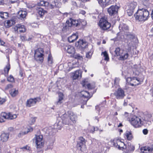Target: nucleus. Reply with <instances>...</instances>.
<instances>
[{"label":"nucleus","instance_id":"nucleus-1","mask_svg":"<svg viewBox=\"0 0 153 153\" xmlns=\"http://www.w3.org/2000/svg\"><path fill=\"white\" fill-rule=\"evenodd\" d=\"M149 13L145 8H139L134 15L135 19L140 22H144L149 17Z\"/></svg>","mask_w":153,"mask_h":153},{"label":"nucleus","instance_id":"nucleus-2","mask_svg":"<svg viewBox=\"0 0 153 153\" xmlns=\"http://www.w3.org/2000/svg\"><path fill=\"white\" fill-rule=\"evenodd\" d=\"M76 148L79 153H81L82 152H84L86 150L85 140L83 137H79L77 141Z\"/></svg>","mask_w":153,"mask_h":153},{"label":"nucleus","instance_id":"nucleus-3","mask_svg":"<svg viewBox=\"0 0 153 153\" xmlns=\"http://www.w3.org/2000/svg\"><path fill=\"white\" fill-rule=\"evenodd\" d=\"M98 25L100 29L104 31H106L110 28L111 24L105 18H101L99 22Z\"/></svg>","mask_w":153,"mask_h":153},{"label":"nucleus","instance_id":"nucleus-4","mask_svg":"<svg viewBox=\"0 0 153 153\" xmlns=\"http://www.w3.org/2000/svg\"><path fill=\"white\" fill-rule=\"evenodd\" d=\"M129 122L135 128H139L142 126L143 122L140 117L133 116L131 118Z\"/></svg>","mask_w":153,"mask_h":153},{"label":"nucleus","instance_id":"nucleus-5","mask_svg":"<svg viewBox=\"0 0 153 153\" xmlns=\"http://www.w3.org/2000/svg\"><path fill=\"white\" fill-rule=\"evenodd\" d=\"M44 51L42 49L38 48L35 51L34 58L35 59L37 62H42L43 60Z\"/></svg>","mask_w":153,"mask_h":153},{"label":"nucleus","instance_id":"nucleus-6","mask_svg":"<svg viewBox=\"0 0 153 153\" xmlns=\"http://www.w3.org/2000/svg\"><path fill=\"white\" fill-rule=\"evenodd\" d=\"M137 5V3L134 1L128 4L127 11L129 16H131L132 15Z\"/></svg>","mask_w":153,"mask_h":153},{"label":"nucleus","instance_id":"nucleus-7","mask_svg":"<svg viewBox=\"0 0 153 153\" xmlns=\"http://www.w3.org/2000/svg\"><path fill=\"white\" fill-rule=\"evenodd\" d=\"M127 83H130L132 86H135L140 84V81L136 77H128L126 79Z\"/></svg>","mask_w":153,"mask_h":153},{"label":"nucleus","instance_id":"nucleus-8","mask_svg":"<svg viewBox=\"0 0 153 153\" xmlns=\"http://www.w3.org/2000/svg\"><path fill=\"white\" fill-rule=\"evenodd\" d=\"M119 8L116 5H112L108 9L107 11L110 15L114 16L117 15Z\"/></svg>","mask_w":153,"mask_h":153},{"label":"nucleus","instance_id":"nucleus-9","mask_svg":"<svg viewBox=\"0 0 153 153\" xmlns=\"http://www.w3.org/2000/svg\"><path fill=\"white\" fill-rule=\"evenodd\" d=\"M43 139V137L42 135H36V143L37 148H41L42 147L44 144Z\"/></svg>","mask_w":153,"mask_h":153},{"label":"nucleus","instance_id":"nucleus-10","mask_svg":"<svg viewBox=\"0 0 153 153\" xmlns=\"http://www.w3.org/2000/svg\"><path fill=\"white\" fill-rule=\"evenodd\" d=\"M40 100V99L39 97L30 99L27 100L26 106L29 107L33 106L36 104L37 102H39Z\"/></svg>","mask_w":153,"mask_h":153},{"label":"nucleus","instance_id":"nucleus-11","mask_svg":"<svg viewBox=\"0 0 153 153\" xmlns=\"http://www.w3.org/2000/svg\"><path fill=\"white\" fill-rule=\"evenodd\" d=\"M88 45V43L83 39H79L75 44V45L79 48H81L82 49H84L86 48Z\"/></svg>","mask_w":153,"mask_h":153},{"label":"nucleus","instance_id":"nucleus-12","mask_svg":"<svg viewBox=\"0 0 153 153\" xmlns=\"http://www.w3.org/2000/svg\"><path fill=\"white\" fill-rule=\"evenodd\" d=\"M114 95L118 99H122L125 96L124 91L121 88H118L114 93Z\"/></svg>","mask_w":153,"mask_h":153},{"label":"nucleus","instance_id":"nucleus-13","mask_svg":"<svg viewBox=\"0 0 153 153\" xmlns=\"http://www.w3.org/2000/svg\"><path fill=\"white\" fill-rule=\"evenodd\" d=\"M69 24L71 26H75L78 29H80L82 27V23L76 20L73 19L71 18L70 19Z\"/></svg>","mask_w":153,"mask_h":153},{"label":"nucleus","instance_id":"nucleus-14","mask_svg":"<svg viewBox=\"0 0 153 153\" xmlns=\"http://www.w3.org/2000/svg\"><path fill=\"white\" fill-rule=\"evenodd\" d=\"M58 115L59 117H60L62 120L63 123L65 125H72V124L70 121L68 120L67 118L68 115L65 113L61 115V114H59Z\"/></svg>","mask_w":153,"mask_h":153},{"label":"nucleus","instance_id":"nucleus-15","mask_svg":"<svg viewBox=\"0 0 153 153\" xmlns=\"http://www.w3.org/2000/svg\"><path fill=\"white\" fill-rule=\"evenodd\" d=\"M140 150L143 153H148L153 151V144L148 146L143 147L140 148Z\"/></svg>","mask_w":153,"mask_h":153},{"label":"nucleus","instance_id":"nucleus-16","mask_svg":"<svg viewBox=\"0 0 153 153\" xmlns=\"http://www.w3.org/2000/svg\"><path fill=\"white\" fill-rule=\"evenodd\" d=\"M113 145L114 146L120 149L121 148H122V147H121L120 146H122L123 145H124V143L119 139H114L113 142Z\"/></svg>","mask_w":153,"mask_h":153},{"label":"nucleus","instance_id":"nucleus-17","mask_svg":"<svg viewBox=\"0 0 153 153\" xmlns=\"http://www.w3.org/2000/svg\"><path fill=\"white\" fill-rule=\"evenodd\" d=\"M99 4L102 7H105L111 4V0H97Z\"/></svg>","mask_w":153,"mask_h":153},{"label":"nucleus","instance_id":"nucleus-18","mask_svg":"<svg viewBox=\"0 0 153 153\" xmlns=\"http://www.w3.org/2000/svg\"><path fill=\"white\" fill-rule=\"evenodd\" d=\"M68 113L70 120L73 123H75L77 119L76 115L71 111H68Z\"/></svg>","mask_w":153,"mask_h":153},{"label":"nucleus","instance_id":"nucleus-19","mask_svg":"<svg viewBox=\"0 0 153 153\" xmlns=\"http://www.w3.org/2000/svg\"><path fill=\"white\" fill-rule=\"evenodd\" d=\"M14 30L17 32L24 33L26 31L25 26L21 25H17L14 27Z\"/></svg>","mask_w":153,"mask_h":153},{"label":"nucleus","instance_id":"nucleus-20","mask_svg":"<svg viewBox=\"0 0 153 153\" xmlns=\"http://www.w3.org/2000/svg\"><path fill=\"white\" fill-rule=\"evenodd\" d=\"M119 28L121 32H126L128 30L129 28L127 25L123 23H121L119 25Z\"/></svg>","mask_w":153,"mask_h":153},{"label":"nucleus","instance_id":"nucleus-21","mask_svg":"<svg viewBox=\"0 0 153 153\" xmlns=\"http://www.w3.org/2000/svg\"><path fill=\"white\" fill-rule=\"evenodd\" d=\"M64 49L69 54H74L75 52L74 47L70 45L65 46Z\"/></svg>","mask_w":153,"mask_h":153},{"label":"nucleus","instance_id":"nucleus-22","mask_svg":"<svg viewBox=\"0 0 153 153\" xmlns=\"http://www.w3.org/2000/svg\"><path fill=\"white\" fill-rule=\"evenodd\" d=\"M61 4V3H60L56 2L54 1L51 3L50 4L49 3V4H48L47 6H48L49 8L52 9L54 8L55 7H60Z\"/></svg>","mask_w":153,"mask_h":153},{"label":"nucleus","instance_id":"nucleus-23","mask_svg":"<svg viewBox=\"0 0 153 153\" xmlns=\"http://www.w3.org/2000/svg\"><path fill=\"white\" fill-rule=\"evenodd\" d=\"M27 12L26 11L20 10L19 11L17 16L19 19H22L25 18Z\"/></svg>","mask_w":153,"mask_h":153},{"label":"nucleus","instance_id":"nucleus-24","mask_svg":"<svg viewBox=\"0 0 153 153\" xmlns=\"http://www.w3.org/2000/svg\"><path fill=\"white\" fill-rule=\"evenodd\" d=\"M78 38V36L77 33H73L71 36H69L68 38L69 42L72 43L74 42Z\"/></svg>","mask_w":153,"mask_h":153},{"label":"nucleus","instance_id":"nucleus-25","mask_svg":"<svg viewBox=\"0 0 153 153\" xmlns=\"http://www.w3.org/2000/svg\"><path fill=\"white\" fill-rule=\"evenodd\" d=\"M9 133H2L1 135V140L3 142H6L9 138Z\"/></svg>","mask_w":153,"mask_h":153},{"label":"nucleus","instance_id":"nucleus-26","mask_svg":"<svg viewBox=\"0 0 153 153\" xmlns=\"http://www.w3.org/2000/svg\"><path fill=\"white\" fill-rule=\"evenodd\" d=\"M81 93L82 97L88 98V99L90 98L92 96L91 95L88 91H81Z\"/></svg>","mask_w":153,"mask_h":153},{"label":"nucleus","instance_id":"nucleus-27","mask_svg":"<svg viewBox=\"0 0 153 153\" xmlns=\"http://www.w3.org/2000/svg\"><path fill=\"white\" fill-rule=\"evenodd\" d=\"M119 59L120 60H124L127 59L129 55L128 53H123L122 52L120 55H119Z\"/></svg>","mask_w":153,"mask_h":153},{"label":"nucleus","instance_id":"nucleus-28","mask_svg":"<svg viewBox=\"0 0 153 153\" xmlns=\"http://www.w3.org/2000/svg\"><path fill=\"white\" fill-rule=\"evenodd\" d=\"M152 117V115L150 114H147L144 117L145 121L146 122V123L148 124L149 125L151 124V122L150 121H149V120Z\"/></svg>","mask_w":153,"mask_h":153},{"label":"nucleus","instance_id":"nucleus-29","mask_svg":"<svg viewBox=\"0 0 153 153\" xmlns=\"http://www.w3.org/2000/svg\"><path fill=\"white\" fill-rule=\"evenodd\" d=\"M10 93L11 96L13 97H14L18 94L19 92L18 90L13 89L10 91Z\"/></svg>","mask_w":153,"mask_h":153},{"label":"nucleus","instance_id":"nucleus-30","mask_svg":"<svg viewBox=\"0 0 153 153\" xmlns=\"http://www.w3.org/2000/svg\"><path fill=\"white\" fill-rule=\"evenodd\" d=\"M47 12L46 11L44 10L43 8H39L38 9V13L39 16L41 17H42L44 14Z\"/></svg>","mask_w":153,"mask_h":153},{"label":"nucleus","instance_id":"nucleus-31","mask_svg":"<svg viewBox=\"0 0 153 153\" xmlns=\"http://www.w3.org/2000/svg\"><path fill=\"white\" fill-rule=\"evenodd\" d=\"M81 74L79 71H76L73 75V78L74 79H76L79 78V76L81 77Z\"/></svg>","mask_w":153,"mask_h":153},{"label":"nucleus","instance_id":"nucleus-32","mask_svg":"<svg viewBox=\"0 0 153 153\" xmlns=\"http://www.w3.org/2000/svg\"><path fill=\"white\" fill-rule=\"evenodd\" d=\"M63 122L62 121H59L58 123H56L54 124L55 128L57 129H61L62 126V123Z\"/></svg>","mask_w":153,"mask_h":153},{"label":"nucleus","instance_id":"nucleus-33","mask_svg":"<svg viewBox=\"0 0 153 153\" xmlns=\"http://www.w3.org/2000/svg\"><path fill=\"white\" fill-rule=\"evenodd\" d=\"M125 135L127 139L128 140H131L132 139L133 136L131 131H126L125 133Z\"/></svg>","mask_w":153,"mask_h":153},{"label":"nucleus","instance_id":"nucleus-34","mask_svg":"<svg viewBox=\"0 0 153 153\" xmlns=\"http://www.w3.org/2000/svg\"><path fill=\"white\" fill-rule=\"evenodd\" d=\"M8 16V13L7 12H0V17L1 19H7Z\"/></svg>","mask_w":153,"mask_h":153},{"label":"nucleus","instance_id":"nucleus-35","mask_svg":"<svg viewBox=\"0 0 153 153\" xmlns=\"http://www.w3.org/2000/svg\"><path fill=\"white\" fill-rule=\"evenodd\" d=\"M135 149L134 146L132 145L131 143H128V146L127 147V149L128 150V152L130 151H133Z\"/></svg>","mask_w":153,"mask_h":153},{"label":"nucleus","instance_id":"nucleus-36","mask_svg":"<svg viewBox=\"0 0 153 153\" xmlns=\"http://www.w3.org/2000/svg\"><path fill=\"white\" fill-rule=\"evenodd\" d=\"M130 114H129L126 112L123 115V117L125 120L128 121L129 122L131 119L130 118Z\"/></svg>","mask_w":153,"mask_h":153},{"label":"nucleus","instance_id":"nucleus-37","mask_svg":"<svg viewBox=\"0 0 153 153\" xmlns=\"http://www.w3.org/2000/svg\"><path fill=\"white\" fill-rule=\"evenodd\" d=\"M66 23L67 24L63 27L62 29V31L64 32H65L68 27L71 26L69 24L70 21L69 20H67Z\"/></svg>","mask_w":153,"mask_h":153},{"label":"nucleus","instance_id":"nucleus-38","mask_svg":"<svg viewBox=\"0 0 153 153\" xmlns=\"http://www.w3.org/2000/svg\"><path fill=\"white\" fill-rule=\"evenodd\" d=\"M115 52L117 56H118L120 55L123 51L121 50L119 47H117L116 48Z\"/></svg>","mask_w":153,"mask_h":153},{"label":"nucleus","instance_id":"nucleus-39","mask_svg":"<svg viewBox=\"0 0 153 153\" xmlns=\"http://www.w3.org/2000/svg\"><path fill=\"white\" fill-rule=\"evenodd\" d=\"M126 35L128 39H129L130 40L133 39L135 37L134 34L130 33H127Z\"/></svg>","mask_w":153,"mask_h":153},{"label":"nucleus","instance_id":"nucleus-40","mask_svg":"<svg viewBox=\"0 0 153 153\" xmlns=\"http://www.w3.org/2000/svg\"><path fill=\"white\" fill-rule=\"evenodd\" d=\"M101 55H103V56L104 57V60L106 61H108L109 59V58L108 54L106 51L102 52Z\"/></svg>","mask_w":153,"mask_h":153},{"label":"nucleus","instance_id":"nucleus-41","mask_svg":"<svg viewBox=\"0 0 153 153\" xmlns=\"http://www.w3.org/2000/svg\"><path fill=\"white\" fill-rule=\"evenodd\" d=\"M10 69V66L9 63L4 68V71L5 75H8L9 71Z\"/></svg>","mask_w":153,"mask_h":153},{"label":"nucleus","instance_id":"nucleus-42","mask_svg":"<svg viewBox=\"0 0 153 153\" xmlns=\"http://www.w3.org/2000/svg\"><path fill=\"white\" fill-rule=\"evenodd\" d=\"M40 6H47L48 4H49V2L47 1H44L41 0L40 2L38 3Z\"/></svg>","mask_w":153,"mask_h":153},{"label":"nucleus","instance_id":"nucleus-43","mask_svg":"<svg viewBox=\"0 0 153 153\" xmlns=\"http://www.w3.org/2000/svg\"><path fill=\"white\" fill-rule=\"evenodd\" d=\"M9 117H8V119L10 120H12L13 119H15L16 118L17 116L16 114H13L10 113H8Z\"/></svg>","mask_w":153,"mask_h":153},{"label":"nucleus","instance_id":"nucleus-44","mask_svg":"<svg viewBox=\"0 0 153 153\" xmlns=\"http://www.w3.org/2000/svg\"><path fill=\"white\" fill-rule=\"evenodd\" d=\"M15 22L12 20H7V24L8 27H11L12 25L15 24Z\"/></svg>","mask_w":153,"mask_h":153},{"label":"nucleus","instance_id":"nucleus-45","mask_svg":"<svg viewBox=\"0 0 153 153\" xmlns=\"http://www.w3.org/2000/svg\"><path fill=\"white\" fill-rule=\"evenodd\" d=\"M9 116L8 113L4 112H2L1 114V117L5 119H8V117H9Z\"/></svg>","mask_w":153,"mask_h":153},{"label":"nucleus","instance_id":"nucleus-46","mask_svg":"<svg viewBox=\"0 0 153 153\" xmlns=\"http://www.w3.org/2000/svg\"><path fill=\"white\" fill-rule=\"evenodd\" d=\"M36 119V117H31L29 121V123L30 125H32L34 123Z\"/></svg>","mask_w":153,"mask_h":153},{"label":"nucleus","instance_id":"nucleus-47","mask_svg":"<svg viewBox=\"0 0 153 153\" xmlns=\"http://www.w3.org/2000/svg\"><path fill=\"white\" fill-rule=\"evenodd\" d=\"M142 2L143 4L146 7H149V0H142Z\"/></svg>","mask_w":153,"mask_h":153},{"label":"nucleus","instance_id":"nucleus-48","mask_svg":"<svg viewBox=\"0 0 153 153\" xmlns=\"http://www.w3.org/2000/svg\"><path fill=\"white\" fill-rule=\"evenodd\" d=\"M48 62L49 64H51L53 62L52 57L50 54H49L48 56Z\"/></svg>","mask_w":153,"mask_h":153},{"label":"nucleus","instance_id":"nucleus-49","mask_svg":"<svg viewBox=\"0 0 153 153\" xmlns=\"http://www.w3.org/2000/svg\"><path fill=\"white\" fill-rule=\"evenodd\" d=\"M63 99V95L62 94L59 95V98L58 101L57 102V105L60 104L62 103V101Z\"/></svg>","mask_w":153,"mask_h":153},{"label":"nucleus","instance_id":"nucleus-50","mask_svg":"<svg viewBox=\"0 0 153 153\" xmlns=\"http://www.w3.org/2000/svg\"><path fill=\"white\" fill-rule=\"evenodd\" d=\"M73 57L75 59H77L79 60H81L82 59V56H81L79 54H76L74 55L73 56Z\"/></svg>","mask_w":153,"mask_h":153},{"label":"nucleus","instance_id":"nucleus-51","mask_svg":"<svg viewBox=\"0 0 153 153\" xmlns=\"http://www.w3.org/2000/svg\"><path fill=\"white\" fill-rule=\"evenodd\" d=\"M7 80L9 82H13L14 81V79L13 76L12 75H10L7 78Z\"/></svg>","mask_w":153,"mask_h":153},{"label":"nucleus","instance_id":"nucleus-52","mask_svg":"<svg viewBox=\"0 0 153 153\" xmlns=\"http://www.w3.org/2000/svg\"><path fill=\"white\" fill-rule=\"evenodd\" d=\"M120 79L119 78H115L114 80V84L116 85H118L120 81Z\"/></svg>","mask_w":153,"mask_h":153},{"label":"nucleus","instance_id":"nucleus-53","mask_svg":"<svg viewBox=\"0 0 153 153\" xmlns=\"http://www.w3.org/2000/svg\"><path fill=\"white\" fill-rule=\"evenodd\" d=\"M13 86L12 84H9L7 85L6 86L5 89L6 90H8V89L10 88H12L13 87Z\"/></svg>","mask_w":153,"mask_h":153},{"label":"nucleus","instance_id":"nucleus-54","mask_svg":"<svg viewBox=\"0 0 153 153\" xmlns=\"http://www.w3.org/2000/svg\"><path fill=\"white\" fill-rule=\"evenodd\" d=\"M27 134L26 131H21L20 133L18 134V136L19 137H21L22 135H25Z\"/></svg>","mask_w":153,"mask_h":153},{"label":"nucleus","instance_id":"nucleus-55","mask_svg":"<svg viewBox=\"0 0 153 153\" xmlns=\"http://www.w3.org/2000/svg\"><path fill=\"white\" fill-rule=\"evenodd\" d=\"M6 101V100L4 98L0 97V104H2Z\"/></svg>","mask_w":153,"mask_h":153},{"label":"nucleus","instance_id":"nucleus-56","mask_svg":"<svg viewBox=\"0 0 153 153\" xmlns=\"http://www.w3.org/2000/svg\"><path fill=\"white\" fill-rule=\"evenodd\" d=\"M29 147L27 146H25L23 147H21L20 149L23 150V151L29 149Z\"/></svg>","mask_w":153,"mask_h":153},{"label":"nucleus","instance_id":"nucleus-57","mask_svg":"<svg viewBox=\"0 0 153 153\" xmlns=\"http://www.w3.org/2000/svg\"><path fill=\"white\" fill-rule=\"evenodd\" d=\"M148 130L147 129H144L143 130V132L145 135H146L148 133Z\"/></svg>","mask_w":153,"mask_h":153},{"label":"nucleus","instance_id":"nucleus-58","mask_svg":"<svg viewBox=\"0 0 153 153\" xmlns=\"http://www.w3.org/2000/svg\"><path fill=\"white\" fill-rule=\"evenodd\" d=\"M86 87H87V88L89 89H91L94 88L93 87H91L90 84H88L86 85Z\"/></svg>","mask_w":153,"mask_h":153},{"label":"nucleus","instance_id":"nucleus-59","mask_svg":"<svg viewBox=\"0 0 153 153\" xmlns=\"http://www.w3.org/2000/svg\"><path fill=\"white\" fill-rule=\"evenodd\" d=\"M98 128L97 127H93V130H94V131H91V133H94L95 131H97L98 130Z\"/></svg>","mask_w":153,"mask_h":153},{"label":"nucleus","instance_id":"nucleus-60","mask_svg":"<svg viewBox=\"0 0 153 153\" xmlns=\"http://www.w3.org/2000/svg\"><path fill=\"white\" fill-rule=\"evenodd\" d=\"M28 131H27V132H26V133H27H27L29 132H30L31 131H32L33 130V128L32 127H30L29 128H28L27 129Z\"/></svg>","mask_w":153,"mask_h":153},{"label":"nucleus","instance_id":"nucleus-61","mask_svg":"<svg viewBox=\"0 0 153 153\" xmlns=\"http://www.w3.org/2000/svg\"><path fill=\"white\" fill-rule=\"evenodd\" d=\"M19 74L20 75L21 77H22L23 76V72L20 69L19 71Z\"/></svg>","mask_w":153,"mask_h":153},{"label":"nucleus","instance_id":"nucleus-62","mask_svg":"<svg viewBox=\"0 0 153 153\" xmlns=\"http://www.w3.org/2000/svg\"><path fill=\"white\" fill-rule=\"evenodd\" d=\"M90 53H88L86 54V56L87 58H90L91 57V55L89 54Z\"/></svg>","mask_w":153,"mask_h":153},{"label":"nucleus","instance_id":"nucleus-63","mask_svg":"<svg viewBox=\"0 0 153 153\" xmlns=\"http://www.w3.org/2000/svg\"><path fill=\"white\" fill-rule=\"evenodd\" d=\"M21 39L22 41H25L26 40L25 39V36H21Z\"/></svg>","mask_w":153,"mask_h":153},{"label":"nucleus","instance_id":"nucleus-64","mask_svg":"<svg viewBox=\"0 0 153 153\" xmlns=\"http://www.w3.org/2000/svg\"><path fill=\"white\" fill-rule=\"evenodd\" d=\"M13 128L12 127H10L8 128V130L9 131H12L13 130Z\"/></svg>","mask_w":153,"mask_h":153}]
</instances>
